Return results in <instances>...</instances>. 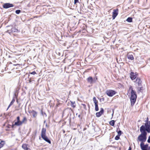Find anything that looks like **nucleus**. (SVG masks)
Masks as SVG:
<instances>
[{"label": "nucleus", "mask_w": 150, "mask_h": 150, "mask_svg": "<svg viewBox=\"0 0 150 150\" xmlns=\"http://www.w3.org/2000/svg\"><path fill=\"white\" fill-rule=\"evenodd\" d=\"M131 91V96L130 97V101L132 105H133L136 100L137 96L136 92L133 90L131 86H129V91Z\"/></svg>", "instance_id": "f257e3e1"}, {"label": "nucleus", "mask_w": 150, "mask_h": 150, "mask_svg": "<svg viewBox=\"0 0 150 150\" xmlns=\"http://www.w3.org/2000/svg\"><path fill=\"white\" fill-rule=\"evenodd\" d=\"M140 131L141 134L138 136L137 141L141 142V143H143L146 140L147 133L141 130H140Z\"/></svg>", "instance_id": "f03ea898"}, {"label": "nucleus", "mask_w": 150, "mask_h": 150, "mask_svg": "<svg viewBox=\"0 0 150 150\" xmlns=\"http://www.w3.org/2000/svg\"><path fill=\"white\" fill-rule=\"evenodd\" d=\"M46 129L45 128H42L41 132V136L42 139L50 144H51V141L46 135Z\"/></svg>", "instance_id": "7ed1b4c3"}, {"label": "nucleus", "mask_w": 150, "mask_h": 150, "mask_svg": "<svg viewBox=\"0 0 150 150\" xmlns=\"http://www.w3.org/2000/svg\"><path fill=\"white\" fill-rule=\"evenodd\" d=\"M140 130L145 132L150 133V122L145 123V125H142L140 127Z\"/></svg>", "instance_id": "20e7f679"}, {"label": "nucleus", "mask_w": 150, "mask_h": 150, "mask_svg": "<svg viewBox=\"0 0 150 150\" xmlns=\"http://www.w3.org/2000/svg\"><path fill=\"white\" fill-rule=\"evenodd\" d=\"M7 28H8V29L6 32L10 34L12 33L18 32V30L14 27L8 26H7Z\"/></svg>", "instance_id": "39448f33"}, {"label": "nucleus", "mask_w": 150, "mask_h": 150, "mask_svg": "<svg viewBox=\"0 0 150 150\" xmlns=\"http://www.w3.org/2000/svg\"><path fill=\"white\" fill-rule=\"evenodd\" d=\"M116 93V92L115 91L112 90H108L106 91V94L110 97L112 96Z\"/></svg>", "instance_id": "423d86ee"}, {"label": "nucleus", "mask_w": 150, "mask_h": 150, "mask_svg": "<svg viewBox=\"0 0 150 150\" xmlns=\"http://www.w3.org/2000/svg\"><path fill=\"white\" fill-rule=\"evenodd\" d=\"M97 79V78L95 79V78L93 79L92 77L90 76L87 79V80L88 83L91 84H92L93 83L95 82Z\"/></svg>", "instance_id": "0eeeda50"}, {"label": "nucleus", "mask_w": 150, "mask_h": 150, "mask_svg": "<svg viewBox=\"0 0 150 150\" xmlns=\"http://www.w3.org/2000/svg\"><path fill=\"white\" fill-rule=\"evenodd\" d=\"M118 9L114 10L112 13V18L113 19H114L118 14Z\"/></svg>", "instance_id": "6e6552de"}, {"label": "nucleus", "mask_w": 150, "mask_h": 150, "mask_svg": "<svg viewBox=\"0 0 150 150\" xmlns=\"http://www.w3.org/2000/svg\"><path fill=\"white\" fill-rule=\"evenodd\" d=\"M13 6V5L12 4L8 3L5 4L3 5V7L5 8H7Z\"/></svg>", "instance_id": "1a4fd4ad"}, {"label": "nucleus", "mask_w": 150, "mask_h": 150, "mask_svg": "<svg viewBox=\"0 0 150 150\" xmlns=\"http://www.w3.org/2000/svg\"><path fill=\"white\" fill-rule=\"evenodd\" d=\"M104 112V110L102 108H100V110L99 112H97L96 113V116L97 117H99Z\"/></svg>", "instance_id": "9d476101"}, {"label": "nucleus", "mask_w": 150, "mask_h": 150, "mask_svg": "<svg viewBox=\"0 0 150 150\" xmlns=\"http://www.w3.org/2000/svg\"><path fill=\"white\" fill-rule=\"evenodd\" d=\"M130 77L132 80H133L136 78V74L134 72H131L130 74Z\"/></svg>", "instance_id": "9b49d317"}, {"label": "nucleus", "mask_w": 150, "mask_h": 150, "mask_svg": "<svg viewBox=\"0 0 150 150\" xmlns=\"http://www.w3.org/2000/svg\"><path fill=\"white\" fill-rule=\"evenodd\" d=\"M17 121L15 122L14 124L13 125V127L14 125H16L17 126H20V122H21V121L20 120V117L19 116H18L17 117Z\"/></svg>", "instance_id": "f8f14e48"}, {"label": "nucleus", "mask_w": 150, "mask_h": 150, "mask_svg": "<svg viewBox=\"0 0 150 150\" xmlns=\"http://www.w3.org/2000/svg\"><path fill=\"white\" fill-rule=\"evenodd\" d=\"M29 112L32 114L33 117L35 118L36 117L37 115V113L34 110H32Z\"/></svg>", "instance_id": "ddd939ff"}, {"label": "nucleus", "mask_w": 150, "mask_h": 150, "mask_svg": "<svg viewBox=\"0 0 150 150\" xmlns=\"http://www.w3.org/2000/svg\"><path fill=\"white\" fill-rule=\"evenodd\" d=\"M27 119L26 117H23L22 121L20 122V126L21 125L23 124H26L27 122Z\"/></svg>", "instance_id": "4468645a"}, {"label": "nucleus", "mask_w": 150, "mask_h": 150, "mask_svg": "<svg viewBox=\"0 0 150 150\" xmlns=\"http://www.w3.org/2000/svg\"><path fill=\"white\" fill-rule=\"evenodd\" d=\"M136 82L138 84V86H141L142 81L139 78H137L136 79Z\"/></svg>", "instance_id": "2eb2a0df"}, {"label": "nucleus", "mask_w": 150, "mask_h": 150, "mask_svg": "<svg viewBox=\"0 0 150 150\" xmlns=\"http://www.w3.org/2000/svg\"><path fill=\"white\" fill-rule=\"evenodd\" d=\"M15 99H16L15 97H13L12 100L11 101V102L10 104L9 105H8V107L7 110H8V109L10 108V107L13 104V103L15 101Z\"/></svg>", "instance_id": "dca6fc26"}, {"label": "nucleus", "mask_w": 150, "mask_h": 150, "mask_svg": "<svg viewBox=\"0 0 150 150\" xmlns=\"http://www.w3.org/2000/svg\"><path fill=\"white\" fill-rule=\"evenodd\" d=\"M143 143H141L140 144V146L141 149L142 150H147V149L146 147L144 146V145Z\"/></svg>", "instance_id": "f3484780"}, {"label": "nucleus", "mask_w": 150, "mask_h": 150, "mask_svg": "<svg viewBox=\"0 0 150 150\" xmlns=\"http://www.w3.org/2000/svg\"><path fill=\"white\" fill-rule=\"evenodd\" d=\"M127 58L130 60H132L134 59V57L132 54H128L127 55Z\"/></svg>", "instance_id": "a211bd4d"}, {"label": "nucleus", "mask_w": 150, "mask_h": 150, "mask_svg": "<svg viewBox=\"0 0 150 150\" xmlns=\"http://www.w3.org/2000/svg\"><path fill=\"white\" fill-rule=\"evenodd\" d=\"M22 147L24 150H30L28 148L27 145L26 144H23L22 146Z\"/></svg>", "instance_id": "6ab92c4d"}, {"label": "nucleus", "mask_w": 150, "mask_h": 150, "mask_svg": "<svg viewBox=\"0 0 150 150\" xmlns=\"http://www.w3.org/2000/svg\"><path fill=\"white\" fill-rule=\"evenodd\" d=\"M5 144V141H1L0 143V148L3 147Z\"/></svg>", "instance_id": "aec40b11"}, {"label": "nucleus", "mask_w": 150, "mask_h": 150, "mask_svg": "<svg viewBox=\"0 0 150 150\" xmlns=\"http://www.w3.org/2000/svg\"><path fill=\"white\" fill-rule=\"evenodd\" d=\"M93 100L95 104L98 103V101L96 99V98L95 97H93Z\"/></svg>", "instance_id": "412c9836"}, {"label": "nucleus", "mask_w": 150, "mask_h": 150, "mask_svg": "<svg viewBox=\"0 0 150 150\" xmlns=\"http://www.w3.org/2000/svg\"><path fill=\"white\" fill-rule=\"evenodd\" d=\"M70 101L71 103V106L73 108H75L76 106L75 102H73L71 101Z\"/></svg>", "instance_id": "4be33fe9"}, {"label": "nucleus", "mask_w": 150, "mask_h": 150, "mask_svg": "<svg viewBox=\"0 0 150 150\" xmlns=\"http://www.w3.org/2000/svg\"><path fill=\"white\" fill-rule=\"evenodd\" d=\"M115 121L114 120H112L110 122V124L112 126H114L115 125Z\"/></svg>", "instance_id": "5701e85b"}, {"label": "nucleus", "mask_w": 150, "mask_h": 150, "mask_svg": "<svg viewBox=\"0 0 150 150\" xmlns=\"http://www.w3.org/2000/svg\"><path fill=\"white\" fill-rule=\"evenodd\" d=\"M140 87H139L138 88L137 92L138 93H139L140 92H142V88H143V87H140Z\"/></svg>", "instance_id": "b1692460"}, {"label": "nucleus", "mask_w": 150, "mask_h": 150, "mask_svg": "<svg viewBox=\"0 0 150 150\" xmlns=\"http://www.w3.org/2000/svg\"><path fill=\"white\" fill-rule=\"evenodd\" d=\"M95 110L96 111H98L99 110L98 106V103L95 104Z\"/></svg>", "instance_id": "393cba45"}, {"label": "nucleus", "mask_w": 150, "mask_h": 150, "mask_svg": "<svg viewBox=\"0 0 150 150\" xmlns=\"http://www.w3.org/2000/svg\"><path fill=\"white\" fill-rule=\"evenodd\" d=\"M127 21L128 22H131L132 21V18L129 17L127 18Z\"/></svg>", "instance_id": "a878e982"}, {"label": "nucleus", "mask_w": 150, "mask_h": 150, "mask_svg": "<svg viewBox=\"0 0 150 150\" xmlns=\"http://www.w3.org/2000/svg\"><path fill=\"white\" fill-rule=\"evenodd\" d=\"M120 136L117 135V136H116L115 137V139L116 140H118L119 139H120Z\"/></svg>", "instance_id": "bb28decb"}, {"label": "nucleus", "mask_w": 150, "mask_h": 150, "mask_svg": "<svg viewBox=\"0 0 150 150\" xmlns=\"http://www.w3.org/2000/svg\"><path fill=\"white\" fill-rule=\"evenodd\" d=\"M21 12V11L20 10H17L16 11V13L17 14H19Z\"/></svg>", "instance_id": "cd10ccee"}, {"label": "nucleus", "mask_w": 150, "mask_h": 150, "mask_svg": "<svg viewBox=\"0 0 150 150\" xmlns=\"http://www.w3.org/2000/svg\"><path fill=\"white\" fill-rule=\"evenodd\" d=\"M122 133V131L121 130H119L117 132L118 135L119 136H120L121 135Z\"/></svg>", "instance_id": "c85d7f7f"}, {"label": "nucleus", "mask_w": 150, "mask_h": 150, "mask_svg": "<svg viewBox=\"0 0 150 150\" xmlns=\"http://www.w3.org/2000/svg\"><path fill=\"white\" fill-rule=\"evenodd\" d=\"M146 123H149L150 122V121H149V118L148 117H147L146 120L145 121Z\"/></svg>", "instance_id": "c756f323"}, {"label": "nucleus", "mask_w": 150, "mask_h": 150, "mask_svg": "<svg viewBox=\"0 0 150 150\" xmlns=\"http://www.w3.org/2000/svg\"><path fill=\"white\" fill-rule=\"evenodd\" d=\"M81 105L83 106L84 109L86 108V105L85 104L82 103Z\"/></svg>", "instance_id": "7c9ffc66"}, {"label": "nucleus", "mask_w": 150, "mask_h": 150, "mask_svg": "<svg viewBox=\"0 0 150 150\" xmlns=\"http://www.w3.org/2000/svg\"><path fill=\"white\" fill-rule=\"evenodd\" d=\"M30 74L35 75L36 74V72L35 71H33L32 72L30 73Z\"/></svg>", "instance_id": "2f4dec72"}, {"label": "nucleus", "mask_w": 150, "mask_h": 150, "mask_svg": "<svg viewBox=\"0 0 150 150\" xmlns=\"http://www.w3.org/2000/svg\"><path fill=\"white\" fill-rule=\"evenodd\" d=\"M147 142L149 143H150V135L149 136V137H148V139L147 140Z\"/></svg>", "instance_id": "473e14b6"}, {"label": "nucleus", "mask_w": 150, "mask_h": 150, "mask_svg": "<svg viewBox=\"0 0 150 150\" xmlns=\"http://www.w3.org/2000/svg\"><path fill=\"white\" fill-rule=\"evenodd\" d=\"M79 2L78 0H74V4H76L77 3Z\"/></svg>", "instance_id": "72a5a7b5"}, {"label": "nucleus", "mask_w": 150, "mask_h": 150, "mask_svg": "<svg viewBox=\"0 0 150 150\" xmlns=\"http://www.w3.org/2000/svg\"><path fill=\"white\" fill-rule=\"evenodd\" d=\"M144 146H145L146 147L147 149H148V144H145V145H144H144H143Z\"/></svg>", "instance_id": "f704fd0d"}, {"label": "nucleus", "mask_w": 150, "mask_h": 150, "mask_svg": "<svg viewBox=\"0 0 150 150\" xmlns=\"http://www.w3.org/2000/svg\"><path fill=\"white\" fill-rule=\"evenodd\" d=\"M147 150H150V146L148 147V148L147 149Z\"/></svg>", "instance_id": "c9c22d12"}, {"label": "nucleus", "mask_w": 150, "mask_h": 150, "mask_svg": "<svg viewBox=\"0 0 150 150\" xmlns=\"http://www.w3.org/2000/svg\"><path fill=\"white\" fill-rule=\"evenodd\" d=\"M63 133H65V131H64V130H63Z\"/></svg>", "instance_id": "e433bc0d"}, {"label": "nucleus", "mask_w": 150, "mask_h": 150, "mask_svg": "<svg viewBox=\"0 0 150 150\" xmlns=\"http://www.w3.org/2000/svg\"><path fill=\"white\" fill-rule=\"evenodd\" d=\"M80 117V115H78V117Z\"/></svg>", "instance_id": "4c0bfd02"}, {"label": "nucleus", "mask_w": 150, "mask_h": 150, "mask_svg": "<svg viewBox=\"0 0 150 150\" xmlns=\"http://www.w3.org/2000/svg\"><path fill=\"white\" fill-rule=\"evenodd\" d=\"M16 102H17V103H18V100H17H17H16Z\"/></svg>", "instance_id": "58836bf2"}, {"label": "nucleus", "mask_w": 150, "mask_h": 150, "mask_svg": "<svg viewBox=\"0 0 150 150\" xmlns=\"http://www.w3.org/2000/svg\"><path fill=\"white\" fill-rule=\"evenodd\" d=\"M113 113L112 114V115H113Z\"/></svg>", "instance_id": "ea45409f"}, {"label": "nucleus", "mask_w": 150, "mask_h": 150, "mask_svg": "<svg viewBox=\"0 0 150 150\" xmlns=\"http://www.w3.org/2000/svg\"><path fill=\"white\" fill-rule=\"evenodd\" d=\"M46 126H47V125L46 124Z\"/></svg>", "instance_id": "a19ab883"}]
</instances>
